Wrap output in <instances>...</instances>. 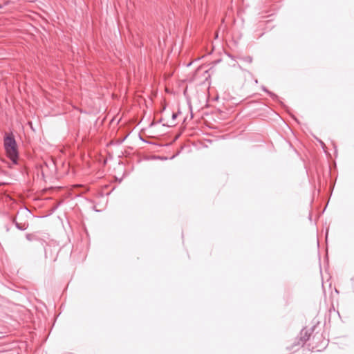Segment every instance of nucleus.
<instances>
[{
    "instance_id": "obj_1",
    "label": "nucleus",
    "mask_w": 354,
    "mask_h": 354,
    "mask_svg": "<svg viewBox=\"0 0 354 354\" xmlns=\"http://www.w3.org/2000/svg\"><path fill=\"white\" fill-rule=\"evenodd\" d=\"M4 148L7 157L10 160L9 167L17 165L18 162V151L16 141L12 134L7 135L4 138Z\"/></svg>"
},
{
    "instance_id": "obj_2",
    "label": "nucleus",
    "mask_w": 354,
    "mask_h": 354,
    "mask_svg": "<svg viewBox=\"0 0 354 354\" xmlns=\"http://www.w3.org/2000/svg\"><path fill=\"white\" fill-rule=\"evenodd\" d=\"M310 336V333H309V330L306 328H303L300 331L299 335L292 340L291 345L289 346V351L295 353L299 351L309 339Z\"/></svg>"
},
{
    "instance_id": "obj_3",
    "label": "nucleus",
    "mask_w": 354,
    "mask_h": 354,
    "mask_svg": "<svg viewBox=\"0 0 354 354\" xmlns=\"http://www.w3.org/2000/svg\"><path fill=\"white\" fill-rule=\"evenodd\" d=\"M15 223L16 227L19 230H26L27 227L26 223H19L17 222V218L15 220Z\"/></svg>"
},
{
    "instance_id": "obj_4",
    "label": "nucleus",
    "mask_w": 354,
    "mask_h": 354,
    "mask_svg": "<svg viewBox=\"0 0 354 354\" xmlns=\"http://www.w3.org/2000/svg\"><path fill=\"white\" fill-rule=\"evenodd\" d=\"M26 238L28 240L30 241L31 240V235L30 234H27L26 235Z\"/></svg>"
},
{
    "instance_id": "obj_5",
    "label": "nucleus",
    "mask_w": 354,
    "mask_h": 354,
    "mask_svg": "<svg viewBox=\"0 0 354 354\" xmlns=\"http://www.w3.org/2000/svg\"><path fill=\"white\" fill-rule=\"evenodd\" d=\"M247 61H248V62H252V58H251V57H247Z\"/></svg>"
},
{
    "instance_id": "obj_6",
    "label": "nucleus",
    "mask_w": 354,
    "mask_h": 354,
    "mask_svg": "<svg viewBox=\"0 0 354 354\" xmlns=\"http://www.w3.org/2000/svg\"><path fill=\"white\" fill-rule=\"evenodd\" d=\"M176 116H177V115H176V113H174V114L172 115V118H173V119H176Z\"/></svg>"
},
{
    "instance_id": "obj_7",
    "label": "nucleus",
    "mask_w": 354,
    "mask_h": 354,
    "mask_svg": "<svg viewBox=\"0 0 354 354\" xmlns=\"http://www.w3.org/2000/svg\"><path fill=\"white\" fill-rule=\"evenodd\" d=\"M319 142L321 143L322 146H324V143L322 140H319Z\"/></svg>"
},
{
    "instance_id": "obj_8",
    "label": "nucleus",
    "mask_w": 354,
    "mask_h": 354,
    "mask_svg": "<svg viewBox=\"0 0 354 354\" xmlns=\"http://www.w3.org/2000/svg\"><path fill=\"white\" fill-rule=\"evenodd\" d=\"M353 281H354V277L353 278Z\"/></svg>"
}]
</instances>
